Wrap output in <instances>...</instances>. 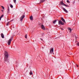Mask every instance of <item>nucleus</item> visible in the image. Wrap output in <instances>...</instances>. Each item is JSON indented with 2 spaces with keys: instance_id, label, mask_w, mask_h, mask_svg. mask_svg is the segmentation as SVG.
<instances>
[{
  "instance_id": "15",
  "label": "nucleus",
  "mask_w": 79,
  "mask_h": 79,
  "mask_svg": "<svg viewBox=\"0 0 79 79\" xmlns=\"http://www.w3.org/2000/svg\"><path fill=\"white\" fill-rule=\"evenodd\" d=\"M30 75H32V71H31V70H30Z\"/></svg>"
},
{
  "instance_id": "8",
  "label": "nucleus",
  "mask_w": 79,
  "mask_h": 79,
  "mask_svg": "<svg viewBox=\"0 0 79 79\" xmlns=\"http://www.w3.org/2000/svg\"><path fill=\"white\" fill-rule=\"evenodd\" d=\"M1 36L2 39H4V35H3V33H2L1 34Z\"/></svg>"
},
{
  "instance_id": "12",
  "label": "nucleus",
  "mask_w": 79,
  "mask_h": 79,
  "mask_svg": "<svg viewBox=\"0 0 79 79\" xmlns=\"http://www.w3.org/2000/svg\"><path fill=\"white\" fill-rule=\"evenodd\" d=\"M46 0H40V3H42V2H45Z\"/></svg>"
},
{
  "instance_id": "10",
  "label": "nucleus",
  "mask_w": 79,
  "mask_h": 79,
  "mask_svg": "<svg viewBox=\"0 0 79 79\" xmlns=\"http://www.w3.org/2000/svg\"><path fill=\"white\" fill-rule=\"evenodd\" d=\"M60 3L61 5H63L64 6V3L62 1Z\"/></svg>"
},
{
  "instance_id": "4",
  "label": "nucleus",
  "mask_w": 79,
  "mask_h": 79,
  "mask_svg": "<svg viewBox=\"0 0 79 79\" xmlns=\"http://www.w3.org/2000/svg\"><path fill=\"white\" fill-rule=\"evenodd\" d=\"M24 17H25V15H22L20 18V20L21 21H23V19L24 18Z\"/></svg>"
},
{
  "instance_id": "11",
  "label": "nucleus",
  "mask_w": 79,
  "mask_h": 79,
  "mask_svg": "<svg viewBox=\"0 0 79 79\" xmlns=\"http://www.w3.org/2000/svg\"><path fill=\"white\" fill-rule=\"evenodd\" d=\"M56 21H57V20H56L53 21V24H55L56 23Z\"/></svg>"
},
{
  "instance_id": "13",
  "label": "nucleus",
  "mask_w": 79,
  "mask_h": 79,
  "mask_svg": "<svg viewBox=\"0 0 79 79\" xmlns=\"http://www.w3.org/2000/svg\"><path fill=\"white\" fill-rule=\"evenodd\" d=\"M30 18L31 20H33V17H32V15H31V17H30Z\"/></svg>"
},
{
  "instance_id": "24",
  "label": "nucleus",
  "mask_w": 79,
  "mask_h": 79,
  "mask_svg": "<svg viewBox=\"0 0 79 79\" xmlns=\"http://www.w3.org/2000/svg\"><path fill=\"white\" fill-rule=\"evenodd\" d=\"M67 3H70V2H69V0H67Z\"/></svg>"
},
{
  "instance_id": "28",
  "label": "nucleus",
  "mask_w": 79,
  "mask_h": 79,
  "mask_svg": "<svg viewBox=\"0 0 79 79\" xmlns=\"http://www.w3.org/2000/svg\"><path fill=\"white\" fill-rule=\"evenodd\" d=\"M13 21V20H11V21H10V22H11V21Z\"/></svg>"
},
{
  "instance_id": "3",
  "label": "nucleus",
  "mask_w": 79,
  "mask_h": 79,
  "mask_svg": "<svg viewBox=\"0 0 79 79\" xmlns=\"http://www.w3.org/2000/svg\"><path fill=\"white\" fill-rule=\"evenodd\" d=\"M12 39H13V38H11V39H10L9 40V41H8V44L9 45H10V44H11V39L12 40Z\"/></svg>"
},
{
  "instance_id": "1",
  "label": "nucleus",
  "mask_w": 79,
  "mask_h": 79,
  "mask_svg": "<svg viewBox=\"0 0 79 79\" xmlns=\"http://www.w3.org/2000/svg\"><path fill=\"white\" fill-rule=\"evenodd\" d=\"M4 61L6 64H8L9 63L10 60L8 59V53L6 51H5L4 52Z\"/></svg>"
},
{
  "instance_id": "18",
  "label": "nucleus",
  "mask_w": 79,
  "mask_h": 79,
  "mask_svg": "<svg viewBox=\"0 0 79 79\" xmlns=\"http://www.w3.org/2000/svg\"><path fill=\"white\" fill-rule=\"evenodd\" d=\"M27 34H26L25 35V37L26 39H27Z\"/></svg>"
},
{
  "instance_id": "14",
  "label": "nucleus",
  "mask_w": 79,
  "mask_h": 79,
  "mask_svg": "<svg viewBox=\"0 0 79 79\" xmlns=\"http://www.w3.org/2000/svg\"><path fill=\"white\" fill-rule=\"evenodd\" d=\"M64 6H66V7H69V6L68 5L65 4Z\"/></svg>"
},
{
  "instance_id": "7",
  "label": "nucleus",
  "mask_w": 79,
  "mask_h": 79,
  "mask_svg": "<svg viewBox=\"0 0 79 79\" xmlns=\"http://www.w3.org/2000/svg\"><path fill=\"white\" fill-rule=\"evenodd\" d=\"M53 48H51V50H50V53H53Z\"/></svg>"
},
{
  "instance_id": "26",
  "label": "nucleus",
  "mask_w": 79,
  "mask_h": 79,
  "mask_svg": "<svg viewBox=\"0 0 79 79\" xmlns=\"http://www.w3.org/2000/svg\"><path fill=\"white\" fill-rule=\"evenodd\" d=\"M77 67H78V65H77Z\"/></svg>"
},
{
  "instance_id": "17",
  "label": "nucleus",
  "mask_w": 79,
  "mask_h": 79,
  "mask_svg": "<svg viewBox=\"0 0 79 79\" xmlns=\"http://www.w3.org/2000/svg\"><path fill=\"white\" fill-rule=\"evenodd\" d=\"M10 7H11V8H13V5H12L11 4H10Z\"/></svg>"
},
{
  "instance_id": "27",
  "label": "nucleus",
  "mask_w": 79,
  "mask_h": 79,
  "mask_svg": "<svg viewBox=\"0 0 79 79\" xmlns=\"http://www.w3.org/2000/svg\"><path fill=\"white\" fill-rule=\"evenodd\" d=\"M1 18H2L0 17V21L1 20Z\"/></svg>"
},
{
  "instance_id": "5",
  "label": "nucleus",
  "mask_w": 79,
  "mask_h": 79,
  "mask_svg": "<svg viewBox=\"0 0 79 79\" xmlns=\"http://www.w3.org/2000/svg\"><path fill=\"white\" fill-rule=\"evenodd\" d=\"M62 10H63L65 12V13H68V10H67L66 9L64 8L63 7Z\"/></svg>"
},
{
  "instance_id": "25",
  "label": "nucleus",
  "mask_w": 79,
  "mask_h": 79,
  "mask_svg": "<svg viewBox=\"0 0 79 79\" xmlns=\"http://www.w3.org/2000/svg\"><path fill=\"white\" fill-rule=\"evenodd\" d=\"M40 40H41L42 41H43V40L42 38L40 39Z\"/></svg>"
},
{
  "instance_id": "20",
  "label": "nucleus",
  "mask_w": 79,
  "mask_h": 79,
  "mask_svg": "<svg viewBox=\"0 0 79 79\" xmlns=\"http://www.w3.org/2000/svg\"><path fill=\"white\" fill-rule=\"evenodd\" d=\"M14 2L15 3H16V0H13Z\"/></svg>"
},
{
  "instance_id": "23",
  "label": "nucleus",
  "mask_w": 79,
  "mask_h": 79,
  "mask_svg": "<svg viewBox=\"0 0 79 79\" xmlns=\"http://www.w3.org/2000/svg\"><path fill=\"white\" fill-rule=\"evenodd\" d=\"M3 16H4L3 15H1V16L0 17L2 18V17H3Z\"/></svg>"
},
{
  "instance_id": "22",
  "label": "nucleus",
  "mask_w": 79,
  "mask_h": 79,
  "mask_svg": "<svg viewBox=\"0 0 79 79\" xmlns=\"http://www.w3.org/2000/svg\"><path fill=\"white\" fill-rule=\"evenodd\" d=\"M78 46H79V43H77L76 44Z\"/></svg>"
},
{
  "instance_id": "16",
  "label": "nucleus",
  "mask_w": 79,
  "mask_h": 79,
  "mask_svg": "<svg viewBox=\"0 0 79 79\" xmlns=\"http://www.w3.org/2000/svg\"><path fill=\"white\" fill-rule=\"evenodd\" d=\"M10 22H7V23H6V26H8V25H9V24L10 23Z\"/></svg>"
},
{
  "instance_id": "9",
  "label": "nucleus",
  "mask_w": 79,
  "mask_h": 79,
  "mask_svg": "<svg viewBox=\"0 0 79 79\" xmlns=\"http://www.w3.org/2000/svg\"><path fill=\"white\" fill-rule=\"evenodd\" d=\"M68 30H69V32H71V31H72V30L71 29V28H68Z\"/></svg>"
},
{
  "instance_id": "2",
  "label": "nucleus",
  "mask_w": 79,
  "mask_h": 79,
  "mask_svg": "<svg viewBox=\"0 0 79 79\" xmlns=\"http://www.w3.org/2000/svg\"><path fill=\"white\" fill-rule=\"evenodd\" d=\"M61 20L63 22H62V21H61V20H59L58 22L59 24H61V25H64V23H66L65 20H64V19H63V17L61 18Z\"/></svg>"
},
{
  "instance_id": "19",
  "label": "nucleus",
  "mask_w": 79,
  "mask_h": 79,
  "mask_svg": "<svg viewBox=\"0 0 79 79\" xmlns=\"http://www.w3.org/2000/svg\"><path fill=\"white\" fill-rule=\"evenodd\" d=\"M8 11H7L8 13H9V11H10V8H9V7H8Z\"/></svg>"
},
{
  "instance_id": "21",
  "label": "nucleus",
  "mask_w": 79,
  "mask_h": 79,
  "mask_svg": "<svg viewBox=\"0 0 79 79\" xmlns=\"http://www.w3.org/2000/svg\"><path fill=\"white\" fill-rule=\"evenodd\" d=\"M1 7L3 9V10H5V7H3V6H2Z\"/></svg>"
},
{
  "instance_id": "6",
  "label": "nucleus",
  "mask_w": 79,
  "mask_h": 79,
  "mask_svg": "<svg viewBox=\"0 0 79 79\" xmlns=\"http://www.w3.org/2000/svg\"><path fill=\"white\" fill-rule=\"evenodd\" d=\"M41 28L43 30H45V27L43 25H42Z\"/></svg>"
}]
</instances>
